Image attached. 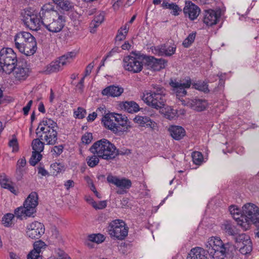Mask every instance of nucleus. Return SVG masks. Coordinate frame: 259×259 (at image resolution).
Returning <instances> with one entry per match:
<instances>
[{
    "label": "nucleus",
    "instance_id": "nucleus-1",
    "mask_svg": "<svg viewBox=\"0 0 259 259\" xmlns=\"http://www.w3.org/2000/svg\"><path fill=\"white\" fill-rule=\"evenodd\" d=\"M44 14V26L52 33L60 32L65 26V16L62 12H58L54 10V7L47 4Z\"/></svg>",
    "mask_w": 259,
    "mask_h": 259
},
{
    "label": "nucleus",
    "instance_id": "nucleus-2",
    "mask_svg": "<svg viewBox=\"0 0 259 259\" xmlns=\"http://www.w3.org/2000/svg\"><path fill=\"white\" fill-rule=\"evenodd\" d=\"M57 124L51 118H45L36 129V135L46 143L47 145H54L58 140Z\"/></svg>",
    "mask_w": 259,
    "mask_h": 259
},
{
    "label": "nucleus",
    "instance_id": "nucleus-3",
    "mask_svg": "<svg viewBox=\"0 0 259 259\" xmlns=\"http://www.w3.org/2000/svg\"><path fill=\"white\" fill-rule=\"evenodd\" d=\"M152 87L150 91L143 93L142 100L149 106L156 109L164 107L166 100L165 89L159 84H152Z\"/></svg>",
    "mask_w": 259,
    "mask_h": 259
},
{
    "label": "nucleus",
    "instance_id": "nucleus-4",
    "mask_svg": "<svg viewBox=\"0 0 259 259\" xmlns=\"http://www.w3.org/2000/svg\"><path fill=\"white\" fill-rule=\"evenodd\" d=\"M101 121L105 127L115 134L127 132L133 127L127 117L120 114L109 113L104 116Z\"/></svg>",
    "mask_w": 259,
    "mask_h": 259
},
{
    "label": "nucleus",
    "instance_id": "nucleus-5",
    "mask_svg": "<svg viewBox=\"0 0 259 259\" xmlns=\"http://www.w3.org/2000/svg\"><path fill=\"white\" fill-rule=\"evenodd\" d=\"M93 154H97L100 158L113 160L117 157L116 147L106 139H102L95 142L89 149Z\"/></svg>",
    "mask_w": 259,
    "mask_h": 259
},
{
    "label": "nucleus",
    "instance_id": "nucleus-6",
    "mask_svg": "<svg viewBox=\"0 0 259 259\" xmlns=\"http://www.w3.org/2000/svg\"><path fill=\"white\" fill-rule=\"evenodd\" d=\"M47 8L44 5L39 13L34 12L30 9H25L21 13V20L25 27L33 31H37L44 26V14Z\"/></svg>",
    "mask_w": 259,
    "mask_h": 259
},
{
    "label": "nucleus",
    "instance_id": "nucleus-7",
    "mask_svg": "<svg viewBox=\"0 0 259 259\" xmlns=\"http://www.w3.org/2000/svg\"><path fill=\"white\" fill-rule=\"evenodd\" d=\"M241 220L238 221V225L246 230L251 224L259 225V208L255 204L247 203L242 207Z\"/></svg>",
    "mask_w": 259,
    "mask_h": 259
},
{
    "label": "nucleus",
    "instance_id": "nucleus-8",
    "mask_svg": "<svg viewBox=\"0 0 259 259\" xmlns=\"http://www.w3.org/2000/svg\"><path fill=\"white\" fill-rule=\"evenodd\" d=\"M38 194L36 192H31L23 203V206L15 209L14 214L18 218L24 217H34L36 212V207L38 202Z\"/></svg>",
    "mask_w": 259,
    "mask_h": 259
},
{
    "label": "nucleus",
    "instance_id": "nucleus-9",
    "mask_svg": "<svg viewBox=\"0 0 259 259\" xmlns=\"http://www.w3.org/2000/svg\"><path fill=\"white\" fill-rule=\"evenodd\" d=\"M228 244H224L218 237L209 238L205 243L206 251L213 259H224L226 256Z\"/></svg>",
    "mask_w": 259,
    "mask_h": 259
},
{
    "label": "nucleus",
    "instance_id": "nucleus-10",
    "mask_svg": "<svg viewBox=\"0 0 259 259\" xmlns=\"http://www.w3.org/2000/svg\"><path fill=\"white\" fill-rule=\"evenodd\" d=\"M144 61L145 55L133 51L130 55L124 57L123 67L125 70L131 73H139L143 68Z\"/></svg>",
    "mask_w": 259,
    "mask_h": 259
},
{
    "label": "nucleus",
    "instance_id": "nucleus-11",
    "mask_svg": "<svg viewBox=\"0 0 259 259\" xmlns=\"http://www.w3.org/2000/svg\"><path fill=\"white\" fill-rule=\"evenodd\" d=\"M17 57L14 50L9 48H4L0 51V73H11L18 63Z\"/></svg>",
    "mask_w": 259,
    "mask_h": 259
},
{
    "label": "nucleus",
    "instance_id": "nucleus-12",
    "mask_svg": "<svg viewBox=\"0 0 259 259\" xmlns=\"http://www.w3.org/2000/svg\"><path fill=\"white\" fill-rule=\"evenodd\" d=\"M107 232L112 239L123 240L127 236L128 228L122 220L117 219L108 224Z\"/></svg>",
    "mask_w": 259,
    "mask_h": 259
},
{
    "label": "nucleus",
    "instance_id": "nucleus-13",
    "mask_svg": "<svg viewBox=\"0 0 259 259\" xmlns=\"http://www.w3.org/2000/svg\"><path fill=\"white\" fill-rule=\"evenodd\" d=\"M75 57V53L73 52L67 53L60 57L55 61H52L45 67L44 72L50 74L62 70L64 67L70 63Z\"/></svg>",
    "mask_w": 259,
    "mask_h": 259
},
{
    "label": "nucleus",
    "instance_id": "nucleus-14",
    "mask_svg": "<svg viewBox=\"0 0 259 259\" xmlns=\"http://www.w3.org/2000/svg\"><path fill=\"white\" fill-rule=\"evenodd\" d=\"M169 84L172 88V91L176 94L177 97L182 102H183L184 101L181 100L180 98L186 95L187 91L186 89L190 87L191 85V79L188 77L185 80H181L180 81L171 80Z\"/></svg>",
    "mask_w": 259,
    "mask_h": 259
},
{
    "label": "nucleus",
    "instance_id": "nucleus-15",
    "mask_svg": "<svg viewBox=\"0 0 259 259\" xmlns=\"http://www.w3.org/2000/svg\"><path fill=\"white\" fill-rule=\"evenodd\" d=\"M13 71L16 80L19 81L25 80L30 73V70L28 67L26 62H18L15 65V68Z\"/></svg>",
    "mask_w": 259,
    "mask_h": 259
},
{
    "label": "nucleus",
    "instance_id": "nucleus-16",
    "mask_svg": "<svg viewBox=\"0 0 259 259\" xmlns=\"http://www.w3.org/2000/svg\"><path fill=\"white\" fill-rule=\"evenodd\" d=\"M26 235L31 239H38L45 233L44 225L40 222L35 221L27 227Z\"/></svg>",
    "mask_w": 259,
    "mask_h": 259
},
{
    "label": "nucleus",
    "instance_id": "nucleus-17",
    "mask_svg": "<svg viewBox=\"0 0 259 259\" xmlns=\"http://www.w3.org/2000/svg\"><path fill=\"white\" fill-rule=\"evenodd\" d=\"M145 64L154 71H159L165 67L167 62L163 59H156L152 56H147L145 55Z\"/></svg>",
    "mask_w": 259,
    "mask_h": 259
},
{
    "label": "nucleus",
    "instance_id": "nucleus-18",
    "mask_svg": "<svg viewBox=\"0 0 259 259\" xmlns=\"http://www.w3.org/2000/svg\"><path fill=\"white\" fill-rule=\"evenodd\" d=\"M184 16L191 21L196 19L200 14V9L197 5L191 1H186L183 9Z\"/></svg>",
    "mask_w": 259,
    "mask_h": 259
},
{
    "label": "nucleus",
    "instance_id": "nucleus-19",
    "mask_svg": "<svg viewBox=\"0 0 259 259\" xmlns=\"http://www.w3.org/2000/svg\"><path fill=\"white\" fill-rule=\"evenodd\" d=\"M107 181L109 183L114 184L120 189H128L132 186V182L130 180L126 178L119 179L112 175L107 176Z\"/></svg>",
    "mask_w": 259,
    "mask_h": 259
},
{
    "label": "nucleus",
    "instance_id": "nucleus-20",
    "mask_svg": "<svg viewBox=\"0 0 259 259\" xmlns=\"http://www.w3.org/2000/svg\"><path fill=\"white\" fill-rule=\"evenodd\" d=\"M176 47L175 45L172 46L167 44H163L155 47L153 51L155 54L159 56H171L175 53Z\"/></svg>",
    "mask_w": 259,
    "mask_h": 259
},
{
    "label": "nucleus",
    "instance_id": "nucleus-21",
    "mask_svg": "<svg viewBox=\"0 0 259 259\" xmlns=\"http://www.w3.org/2000/svg\"><path fill=\"white\" fill-rule=\"evenodd\" d=\"M134 121L140 126L150 127L152 130H156L157 127V123L148 116L137 115L134 118Z\"/></svg>",
    "mask_w": 259,
    "mask_h": 259
},
{
    "label": "nucleus",
    "instance_id": "nucleus-22",
    "mask_svg": "<svg viewBox=\"0 0 259 259\" xmlns=\"http://www.w3.org/2000/svg\"><path fill=\"white\" fill-rule=\"evenodd\" d=\"M0 185L2 188L8 189L15 195H17L18 191L15 186V183L5 174L0 175Z\"/></svg>",
    "mask_w": 259,
    "mask_h": 259
},
{
    "label": "nucleus",
    "instance_id": "nucleus-23",
    "mask_svg": "<svg viewBox=\"0 0 259 259\" xmlns=\"http://www.w3.org/2000/svg\"><path fill=\"white\" fill-rule=\"evenodd\" d=\"M203 21L207 26H211L217 23L219 20L217 13L212 10L204 11Z\"/></svg>",
    "mask_w": 259,
    "mask_h": 259
},
{
    "label": "nucleus",
    "instance_id": "nucleus-24",
    "mask_svg": "<svg viewBox=\"0 0 259 259\" xmlns=\"http://www.w3.org/2000/svg\"><path fill=\"white\" fill-rule=\"evenodd\" d=\"M187 105L196 111H202L206 109L208 103L206 100L196 98L188 101Z\"/></svg>",
    "mask_w": 259,
    "mask_h": 259
},
{
    "label": "nucleus",
    "instance_id": "nucleus-25",
    "mask_svg": "<svg viewBox=\"0 0 259 259\" xmlns=\"http://www.w3.org/2000/svg\"><path fill=\"white\" fill-rule=\"evenodd\" d=\"M187 259H207V252L201 247H195L190 250Z\"/></svg>",
    "mask_w": 259,
    "mask_h": 259
},
{
    "label": "nucleus",
    "instance_id": "nucleus-26",
    "mask_svg": "<svg viewBox=\"0 0 259 259\" xmlns=\"http://www.w3.org/2000/svg\"><path fill=\"white\" fill-rule=\"evenodd\" d=\"M123 92V89L122 88L112 85L103 90L102 94L103 96L115 97L120 96Z\"/></svg>",
    "mask_w": 259,
    "mask_h": 259
},
{
    "label": "nucleus",
    "instance_id": "nucleus-27",
    "mask_svg": "<svg viewBox=\"0 0 259 259\" xmlns=\"http://www.w3.org/2000/svg\"><path fill=\"white\" fill-rule=\"evenodd\" d=\"M171 136L176 140H180L185 136V131L181 126L171 125L169 128Z\"/></svg>",
    "mask_w": 259,
    "mask_h": 259
},
{
    "label": "nucleus",
    "instance_id": "nucleus-28",
    "mask_svg": "<svg viewBox=\"0 0 259 259\" xmlns=\"http://www.w3.org/2000/svg\"><path fill=\"white\" fill-rule=\"evenodd\" d=\"M37 50V43L36 40L31 41L29 43L24 44L22 48H20L19 51L20 53L24 54L26 56H31L33 55Z\"/></svg>",
    "mask_w": 259,
    "mask_h": 259
},
{
    "label": "nucleus",
    "instance_id": "nucleus-29",
    "mask_svg": "<svg viewBox=\"0 0 259 259\" xmlns=\"http://www.w3.org/2000/svg\"><path fill=\"white\" fill-rule=\"evenodd\" d=\"M104 13L103 12L100 13L96 15L94 19L92 20L90 24V32L94 33L96 32V28L101 24L104 20Z\"/></svg>",
    "mask_w": 259,
    "mask_h": 259
},
{
    "label": "nucleus",
    "instance_id": "nucleus-30",
    "mask_svg": "<svg viewBox=\"0 0 259 259\" xmlns=\"http://www.w3.org/2000/svg\"><path fill=\"white\" fill-rule=\"evenodd\" d=\"M129 27L128 26L127 23H126L124 26H121L120 29H118L117 35L115 37V43L125 39Z\"/></svg>",
    "mask_w": 259,
    "mask_h": 259
},
{
    "label": "nucleus",
    "instance_id": "nucleus-31",
    "mask_svg": "<svg viewBox=\"0 0 259 259\" xmlns=\"http://www.w3.org/2000/svg\"><path fill=\"white\" fill-rule=\"evenodd\" d=\"M161 6L164 9H168L172 10L171 13L174 16H178L180 12L182 11V9L176 4L168 3L165 0H163Z\"/></svg>",
    "mask_w": 259,
    "mask_h": 259
},
{
    "label": "nucleus",
    "instance_id": "nucleus-32",
    "mask_svg": "<svg viewBox=\"0 0 259 259\" xmlns=\"http://www.w3.org/2000/svg\"><path fill=\"white\" fill-rule=\"evenodd\" d=\"M222 229L229 235L235 236L237 234V229L229 222L226 221L222 224Z\"/></svg>",
    "mask_w": 259,
    "mask_h": 259
},
{
    "label": "nucleus",
    "instance_id": "nucleus-33",
    "mask_svg": "<svg viewBox=\"0 0 259 259\" xmlns=\"http://www.w3.org/2000/svg\"><path fill=\"white\" fill-rule=\"evenodd\" d=\"M123 108L128 113H133L140 110L139 105L134 101H126L123 103Z\"/></svg>",
    "mask_w": 259,
    "mask_h": 259
},
{
    "label": "nucleus",
    "instance_id": "nucleus-34",
    "mask_svg": "<svg viewBox=\"0 0 259 259\" xmlns=\"http://www.w3.org/2000/svg\"><path fill=\"white\" fill-rule=\"evenodd\" d=\"M45 143L38 137L34 139L32 142V147L33 151L40 153L44 149Z\"/></svg>",
    "mask_w": 259,
    "mask_h": 259
},
{
    "label": "nucleus",
    "instance_id": "nucleus-35",
    "mask_svg": "<svg viewBox=\"0 0 259 259\" xmlns=\"http://www.w3.org/2000/svg\"><path fill=\"white\" fill-rule=\"evenodd\" d=\"M235 241L237 244L242 243V245L251 242L248 235L244 233L238 234L234 236Z\"/></svg>",
    "mask_w": 259,
    "mask_h": 259
},
{
    "label": "nucleus",
    "instance_id": "nucleus-36",
    "mask_svg": "<svg viewBox=\"0 0 259 259\" xmlns=\"http://www.w3.org/2000/svg\"><path fill=\"white\" fill-rule=\"evenodd\" d=\"M15 47L19 51L20 48H22L26 44L22 31L16 34L14 38Z\"/></svg>",
    "mask_w": 259,
    "mask_h": 259
},
{
    "label": "nucleus",
    "instance_id": "nucleus-37",
    "mask_svg": "<svg viewBox=\"0 0 259 259\" xmlns=\"http://www.w3.org/2000/svg\"><path fill=\"white\" fill-rule=\"evenodd\" d=\"M99 158H100L97 154H94L93 155L88 156L85 160L89 166L94 167L99 164Z\"/></svg>",
    "mask_w": 259,
    "mask_h": 259
},
{
    "label": "nucleus",
    "instance_id": "nucleus-38",
    "mask_svg": "<svg viewBox=\"0 0 259 259\" xmlns=\"http://www.w3.org/2000/svg\"><path fill=\"white\" fill-rule=\"evenodd\" d=\"M14 218V214L8 213L4 215L2 218V223L5 227H11L13 224V220Z\"/></svg>",
    "mask_w": 259,
    "mask_h": 259
},
{
    "label": "nucleus",
    "instance_id": "nucleus-39",
    "mask_svg": "<svg viewBox=\"0 0 259 259\" xmlns=\"http://www.w3.org/2000/svg\"><path fill=\"white\" fill-rule=\"evenodd\" d=\"M192 88L197 90L206 92L208 91V85L202 81H198L193 83H191Z\"/></svg>",
    "mask_w": 259,
    "mask_h": 259
},
{
    "label": "nucleus",
    "instance_id": "nucleus-40",
    "mask_svg": "<svg viewBox=\"0 0 259 259\" xmlns=\"http://www.w3.org/2000/svg\"><path fill=\"white\" fill-rule=\"evenodd\" d=\"M192 160L194 164L200 165L203 160V156L198 151H194L192 153Z\"/></svg>",
    "mask_w": 259,
    "mask_h": 259
},
{
    "label": "nucleus",
    "instance_id": "nucleus-41",
    "mask_svg": "<svg viewBox=\"0 0 259 259\" xmlns=\"http://www.w3.org/2000/svg\"><path fill=\"white\" fill-rule=\"evenodd\" d=\"M42 155L38 152L33 151L29 160V163L32 166L35 165L41 159Z\"/></svg>",
    "mask_w": 259,
    "mask_h": 259
},
{
    "label": "nucleus",
    "instance_id": "nucleus-42",
    "mask_svg": "<svg viewBox=\"0 0 259 259\" xmlns=\"http://www.w3.org/2000/svg\"><path fill=\"white\" fill-rule=\"evenodd\" d=\"M252 250V242L251 241L244 244L240 247L239 249L240 252L244 255H247L250 254Z\"/></svg>",
    "mask_w": 259,
    "mask_h": 259
},
{
    "label": "nucleus",
    "instance_id": "nucleus-43",
    "mask_svg": "<svg viewBox=\"0 0 259 259\" xmlns=\"http://www.w3.org/2000/svg\"><path fill=\"white\" fill-rule=\"evenodd\" d=\"M105 236L101 234H92L89 236V240L97 243L103 242L105 240Z\"/></svg>",
    "mask_w": 259,
    "mask_h": 259
},
{
    "label": "nucleus",
    "instance_id": "nucleus-44",
    "mask_svg": "<svg viewBox=\"0 0 259 259\" xmlns=\"http://www.w3.org/2000/svg\"><path fill=\"white\" fill-rule=\"evenodd\" d=\"M47 245L41 240H38L35 242L33 244V250L35 251L39 252V254L41 253L42 250L46 248Z\"/></svg>",
    "mask_w": 259,
    "mask_h": 259
},
{
    "label": "nucleus",
    "instance_id": "nucleus-45",
    "mask_svg": "<svg viewBox=\"0 0 259 259\" xmlns=\"http://www.w3.org/2000/svg\"><path fill=\"white\" fill-rule=\"evenodd\" d=\"M229 211L233 218L237 221L238 224V221L241 220V217H239L240 210L234 206H231L229 207Z\"/></svg>",
    "mask_w": 259,
    "mask_h": 259
},
{
    "label": "nucleus",
    "instance_id": "nucleus-46",
    "mask_svg": "<svg viewBox=\"0 0 259 259\" xmlns=\"http://www.w3.org/2000/svg\"><path fill=\"white\" fill-rule=\"evenodd\" d=\"M196 36V33H190L183 42V45L185 48L189 47L194 41Z\"/></svg>",
    "mask_w": 259,
    "mask_h": 259
},
{
    "label": "nucleus",
    "instance_id": "nucleus-47",
    "mask_svg": "<svg viewBox=\"0 0 259 259\" xmlns=\"http://www.w3.org/2000/svg\"><path fill=\"white\" fill-rule=\"evenodd\" d=\"M54 170L53 175H57L58 173L64 170V166L61 163H54L51 165Z\"/></svg>",
    "mask_w": 259,
    "mask_h": 259
},
{
    "label": "nucleus",
    "instance_id": "nucleus-48",
    "mask_svg": "<svg viewBox=\"0 0 259 259\" xmlns=\"http://www.w3.org/2000/svg\"><path fill=\"white\" fill-rule=\"evenodd\" d=\"M86 113V110L84 108L79 107L74 111V115L76 118L82 119L85 117Z\"/></svg>",
    "mask_w": 259,
    "mask_h": 259
},
{
    "label": "nucleus",
    "instance_id": "nucleus-49",
    "mask_svg": "<svg viewBox=\"0 0 259 259\" xmlns=\"http://www.w3.org/2000/svg\"><path fill=\"white\" fill-rule=\"evenodd\" d=\"M59 6L61 9L66 11H68L73 8L71 3L67 0L62 1Z\"/></svg>",
    "mask_w": 259,
    "mask_h": 259
},
{
    "label": "nucleus",
    "instance_id": "nucleus-50",
    "mask_svg": "<svg viewBox=\"0 0 259 259\" xmlns=\"http://www.w3.org/2000/svg\"><path fill=\"white\" fill-rule=\"evenodd\" d=\"M64 146L63 145L55 146L51 150V152L53 155L55 157L59 156L63 151Z\"/></svg>",
    "mask_w": 259,
    "mask_h": 259
},
{
    "label": "nucleus",
    "instance_id": "nucleus-51",
    "mask_svg": "<svg viewBox=\"0 0 259 259\" xmlns=\"http://www.w3.org/2000/svg\"><path fill=\"white\" fill-rule=\"evenodd\" d=\"M165 115L167 118L171 120L177 114L176 111L173 109H172L170 107H168L165 109Z\"/></svg>",
    "mask_w": 259,
    "mask_h": 259
},
{
    "label": "nucleus",
    "instance_id": "nucleus-52",
    "mask_svg": "<svg viewBox=\"0 0 259 259\" xmlns=\"http://www.w3.org/2000/svg\"><path fill=\"white\" fill-rule=\"evenodd\" d=\"M93 139L92 134L91 133H87L81 137V141L85 144H90Z\"/></svg>",
    "mask_w": 259,
    "mask_h": 259
},
{
    "label": "nucleus",
    "instance_id": "nucleus-53",
    "mask_svg": "<svg viewBox=\"0 0 259 259\" xmlns=\"http://www.w3.org/2000/svg\"><path fill=\"white\" fill-rule=\"evenodd\" d=\"M22 33L25 39V41L26 43H29L31 41L35 40L34 37L29 32L22 31Z\"/></svg>",
    "mask_w": 259,
    "mask_h": 259
},
{
    "label": "nucleus",
    "instance_id": "nucleus-54",
    "mask_svg": "<svg viewBox=\"0 0 259 259\" xmlns=\"http://www.w3.org/2000/svg\"><path fill=\"white\" fill-rule=\"evenodd\" d=\"M93 207L96 209H102L105 208L107 206V202L106 201H101L97 203L96 202H93Z\"/></svg>",
    "mask_w": 259,
    "mask_h": 259
},
{
    "label": "nucleus",
    "instance_id": "nucleus-55",
    "mask_svg": "<svg viewBox=\"0 0 259 259\" xmlns=\"http://www.w3.org/2000/svg\"><path fill=\"white\" fill-rule=\"evenodd\" d=\"M40 258H41V256L39 252L35 251L33 249L27 255V259H40Z\"/></svg>",
    "mask_w": 259,
    "mask_h": 259
},
{
    "label": "nucleus",
    "instance_id": "nucleus-56",
    "mask_svg": "<svg viewBox=\"0 0 259 259\" xmlns=\"http://www.w3.org/2000/svg\"><path fill=\"white\" fill-rule=\"evenodd\" d=\"M9 146L12 147L14 150L18 149V141L15 135H13L12 139L9 141Z\"/></svg>",
    "mask_w": 259,
    "mask_h": 259
},
{
    "label": "nucleus",
    "instance_id": "nucleus-57",
    "mask_svg": "<svg viewBox=\"0 0 259 259\" xmlns=\"http://www.w3.org/2000/svg\"><path fill=\"white\" fill-rule=\"evenodd\" d=\"M95 112L97 113V116H102V118L106 115L108 114L106 113V111L105 107H100L98 108Z\"/></svg>",
    "mask_w": 259,
    "mask_h": 259
},
{
    "label": "nucleus",
    "instance_id": "nucleus-58",
    "mask_svg": "<svg viewBox=\"0 0 259 259\" xmlns=\"http://www.w3.org/2000/svg\"><path fill=\"white\" fill-rule=\"evenodd\" d=\"M33 101L32 100H30L27 105L23 108V111L24 115H27L28 112L30 109V108L32 106Z\"/></svg>",
    "mask_w": 259,
    "mask_h": 259
},
{
    "label": "nucleus",
    "instance_id": "nucleus-59",
    "mask_svg": "<svg viewBox=\"0 0 259 259\" xmlns=\"http://www.w3.org/2000/svg\"><path fill=\"white\" fill-rule=\"evenodd\" d=\"M37 170L38 174H40L42 176L46 177L50 175L49 172L44 168V166H39L37 167Z\"/></svg>",
    "mask_w": 259,
    "mask_h": 259
},
{
    "label": "nucleus",
    "instance_id": "nucleus-60",
    "mask_svg": "<svg viewBox=\"0 0 259 259\" xmlns=\"http://www.w3.org/2000/svg\"><path fill=\"white\" fill-rule=\"evenodd\" d=\"M119 48L118 47H115L107 54L106 56V58L110 57L114 54L119 53Z\"/></svg>",
    "mask_w": 259,
    "mask_h": 259
},
{
    "label": "nucleus",
    "instance_id": "nucleus-61",
    "mask_svg": "<svg viewBox=\"0 0 259 259\" xmlns=\"http://www.w3.org/2000/svg\"><path fill=\"white\" fill-rule=\"evenodd\" d=\"M94 67V64L93 63H91L89 64L86 67L85 70V74L84 76H87L90 74V73L92 72V70Z\"/></svg>",
    "mask_w": 259,
    "mask_h": 259
},
{
    "label": "nucleus",
    "instance_id": "nucleus-62",
    "mask_svg": "<svg viewBox=\"0 0 259 259\" xmlns=\"http://www.w3.org/2000/svg\"><path fill=\"white\" fill-rule=\"evenodd\" d=\"M58 257L57 258H50L49 259H71L70 257L64 252L61 251L60 253H58Z\"/></svg>",
    "mask_w": 259,
    "mask_h": 259
},
{
    "label": "nucleus",
    "instance_id": "nucleus-63",
    "mask_svg": "<svg viewBox=\"0 0 259 259\" xmlns=\"http://www.w3.org/2000/svg\"><path fill=\"white\" fill-rule=\"evenodd\" d=\"M26 162L25 159H20L17 161V169H20L21 167H24L26 165Z\"/></svg>",
    "mask_w": 259,
    "mask_h": 259
},
{
    "label": "nucleus",
    "instance_id": "nucleus-64",
    "mask_svg": "<svg viewBox=\"0 0 259 259\" xmlns=\"http://www.w3.org/2000/svg\"><path fill=\"white\" fill-rule=\"evenodd\" d=\"M74 183L73 180H69L65 182L64 186L66 190H68L70 188L74 187Z\"/></svg>",
    "mask_w": 259,
    "mask_h": 259
}]
</instances>
